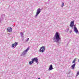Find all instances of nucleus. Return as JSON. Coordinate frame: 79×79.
<instances>
[{"label": "nucleus", "instance_id": "nucleus-1", "mask_svg": "<svg viewBox=\"0 0 79 79\" xmlns=\"http://www.w3.org/2000/svg\"><path fill=\"white\" fill-rule=\"evenodd\" d=\"M60 34L58 33V32H56V34L54 35V38L53 40L56 39L57 41H59L60 39Z\"/></svg>", "mask_w": 79, "mask_h": 79}, {"label": "nucleus", "instance_id": "nucleus-2", "mask_svg": "<svg viewBox=\"0 0 79 79\" xmlns=\"http://www.w3.org/2000/svg\"><path fill=\"white\" fill-rule=\"evenodd\" d=\"M45 50V47L44 46H42L40 48L39 51H40V52H43Z\"/></svg>", "mask_w": 79, "mask_h": 79}, {"label": "nucleus", "instance_id": "nucleus-3", "mask_svg": "<svg viewBox=\"0 0 79 79\" xmlns=\"http://www.w3.org/2000/svg\"><path fill=\"white\" fill-rule=\"evenodd\" d=\"M32 61H33V62L35 61V63H38V58H37V57H35L34 58H33L31 59Z\"/></svg>", "mask_w": 79, "mask_h": 79}, {"label": "nucleus", "instance_id": "nucleus-4", "mask_svg": "<svg viewBox=\"0 0 79 79\" xmlns=\"http://www.w3.org/2000/svg\"><path fill=\"white\" fill-rule=\"evenodd\" d=\"M40 9H38L36 12V16H37L38 15H39V14L40 13Z\"/></svg>", "mask_w": 79, "mask_h": 79}, {"label": "nucleus", "instance_id": "nucleus-5", "mask_svg": "<svg viewBox=\"0 0 79 79\" xmlns=\"http://www.w3.org/2000/svg\"><path fill=\"white\" fill-rule=\"evenodd\" d=\"M74 21L71 22V23H70V27H73V26H74Z\"/></svg>", "mask_w": 79, "mask_h": 79}, {"label": "nucleus", "instance_id": "nucleus-6", "mask_svg": "<svg viewBox=\"0 0 79 79\" xmlns=\"http://www.w3.org/2000/svg\"><path fill=\"white\" fill-rule=\"evenodd\" d=\"M53 69V66L52 65H51L50 66V67L49 68L48 70L49 71H51V70Z\"/></svg>", "mask_w": 79, "mask_h": 79}, {"label": "nucleus", "instance_id": "nucleus-7", "mask_svg": "<svg viewBox=\"0 0 79 79\" xmlns=\"http://www.w3.org/2000/svg\"><path fill=\"white\" fill-rule=\"evenodd\" d=\"M7 30L9 32H11V31H12V28L11 27H8L7 29Z\"/></svg>", "mask_w": 79, "mask_h": 79}, {"label": "nucleus", "instance_id": "nucleus-8", "mask_svg": "<svg viewBox=\"0 0 79 79\" xmlns=\"http://www.w3.org/2000/svg\"><path fill=\"white\" fill-rule=\"evenodd\" d=\"M74 31H75L76 33H77V32H78V30H77V29L76 27H74Z\"/></svg>", "mask_w": 79, "mask_h": 79}, {"label": "nucleus", "instance_id": "nucleus-9", "mask_svg": "<svg viewBox=\"0 0 79 79\" xmlns=\"http://www.w3.org/2000/svg\"><path fill=\"white\" fill-rule=\"evenodd\" d=\"M32 63H34V62L33 61V60H32V61H30L29 62V64L30 65L32 64Z\"/></svg>", "mask_w": 79, "mask_h": 79}, {"label": "nucleus", "instance_id": "nucleus-10", "mask_svg": "<svg viewBox=\"0 0 79 79\" xmlns=\"http://www.w3.org/2000/svg\"><path fill=\"white\" fill-rule=\"evenodd\" d=\"M75 65L76 64H74L72 66V67L73 69H74V67H75Z\"/></svg>", "mask_w": 79, "mask_h": 79}, {"label": "nucleus", "instance_id": "nucleus-11", "mask_svg": "<svg viewBox=\"0 0 79 79\" xmlns=\"http://www.w3.org/2000/svg\"><path fill=\"white\" fill-rule=\"evenodd\" d=\"M29 50V47H28V48H27V49L25 51V52H27Z\"/></svg>", "mask_w": 79, "mask_h": 79}, {"label": "nucleus", "instance_id": "nucleus-12", "mask_svg": "<svg viewBox=\"0 0 79 79\" xmlns=\"http://www.w3.org/2000/svg\"><path fill=\"white\" fill-rule=\"evenodd\" d=\"M18 45V43L15 42V44L14 45L16 47V46Z\"/></svg>", "mask_w": 79, "mask_h": 79}, {"label": "nucleus", "instance_id": "nucleus-13", "mask_svg": "<svg viewBox=\"0 0 79 79\" xmlns=\"http://www.w3.org/2000/svg\"><path fill=\"white\" fill-rule=\"evenodd\" d=\"M15 44H13L12 45V47L13 48V47H15Z\"/></svg>", "mask_w": 79, "mask_h": 79}, {"label": "nucleus", "instance_id": "nucleus-14", "mask_svg": "<svg viewBox=\"0 0 79 79\" xmlns=\"http://www.w3.org/2000/svg\"><path fill=\"white\" fill-rule=\"evenodd\" d=\"M76 61V59H75L73 62V63H74Z\"/></svg>", "mask_w": 79, "mask_h": 79}, {"label": "nucleus", "instance_id": "nucleus-15", "mask_svg": "<svg viewBox=\"0 0 79 79\" xmlns=\"http://www.w3.org/2000/svg\"><path fill=\"white\" fill-rule=\"evenodd\" d=\"M61 6H62V7H63V6H64V2L62 3Z\"/></svg>", "mask_w": 79, "mask_h": 79}, {"label": "nucleus", "instance_id": "nucleus-16", "mask_svg": "<svg viewBox=\"0 0 79 79\" xmlns=\"http://www.w3.org/2000/svg\"><path fill=\"white\" fill-rule=\"evenodd\" d=\"M79 75V71L77 72V76H78Z\"/></svg>", "mask_w": 79, "mask_h": 79}, {"label": "nucleus", "instance_id": "nucleus-17", "mask_svg": "<svg viewBox=\"0 0 79 79\" xmlns=\"http://www.w3.org/2000/svg\"><path fill=\"white\" fill-rule=\"evenodd\" d=\"M20 34L21 35L23 36V33H21Z\"/></svg>", "mask_w": 79, "mask_h": 79}, {"label": "nucleus", "instance_id": "nucleus-18", "mask_svg": "<svg viewBox=\"0 0 79 79\" xmlns=\"http://www.w3.org/2000/svg\"><path fill=\"white\" fill-rule=\"evenodd\" d=\"M69 32L70 33H71V32H72V30H70Z\"/></svg>", "mask_w": 79, "mask_h": 79}, {"label": "nucleus", "instance_id": "nucleus-19", "mask_svg": "<svg viewBox=\"0 0 79 79\" xmlns=\"http://www.w3.org/2000/svg\"><path fill=\"white\" fill-rule=\"evenodd\" d=\"M29 38H27V41H28V40H29Z\"/></svg>", "mask_w": 79, "mask_h": 79}, {"label": "nucleus", "instance_id": "nucleus-20", "mask_svg": "<svg viewBox=\"0 0 79 79\" xmlns=\"http://www.w3.org/2000/svg\"><path fill=\"white\" fill-rule=\"evenodd\" d=\"M68 30H69V28H68Z\"/></svg>", "mask_w": 79, "mask_h": 79}, {"label": "nucleus", "instance_id": "nucleus-21", "mask_svg": "<svg viewBox=\"0 0 79 79\" xmlns=\"http://www.w3.org/2000/svg\"><path fill=\"white\" fill-rule=\"evenodd\" d=\"M38 79H40V78H39Z\"/></svg>", "mask_w": 79, "mask_h": 79}]
</instances>
